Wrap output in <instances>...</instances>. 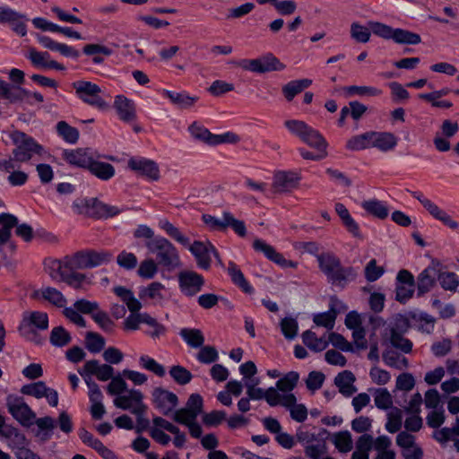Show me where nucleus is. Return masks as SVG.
Masks as SVG:
<instances>
[{"mask_svg": "<svg viewBox=\"0 0 459 459\" xmlns=\"http://www.w3.org/2000/svg\"><path fill=\"white\" fill-rule=\"evenodd\" d=\"M16 227L15 233L25 241H30L33 238L32 228L22 223L18 225V219L11 213L0 214V260L7 263L15 252L16 246L10 240L12 230Z\"/></svg>", "mask_w": 459, "mask_h": 459, "instance_id": "f257e3e1", "label": "nucleus"}, {"mask_svg": "<svg viewBox=\"0 0 459 459\" xmlns=\"http://www.w3.org/2000/svg\"><path fill=\"white\" fill-rule=\"evenodd\" d=\"M318 267L326 277L327 281L343 289L348 283L356 280L358 271L352 266H342L341 260L334 254L327 252L316 255Z\"/></svg>", "mask_w": 459, "mask_h": 459, "instance_id": "f03ea898", "label": "nucleus"}, {"mask_svg": "<svg viewBox=\"0 0 459 459\" xmlns=\"http://www.w3.org/2000/svg\"><path fill=\"white\" fill-rule=\"evenodd\" d=\"M148 251L154 255L158 264L168 270H173L180 265V258L176 247L167 238L156 236L155 238L145 242Z\"/></svg>", "mask_w": 459, "mask_h": 459, "instance_id": "7ed1b4c3", "label": "nucleus"}, {"mask_svg": "<svg viewBox=\"0 0 459 459\" xmlns=\"http://www.w3.org/2000/svg\"><path fill=\"white\" fill-rule=\"evenodd\" d=\"M72 208L75 213L96 219L114 217L124 211L117 206L104 204L96 198H78L73 203Z\"/></svg>", "mask_w": 459, "mask_h": 459, "instance_id": "20e7f679", "label": "nucleus"}, {"mask_svg": "<svg viewBox=\"0 0 459 459\" xmlns=\"http://www.w3.org/2000/svg\"><path fill=\"white\" fill-rule=\"evenodd\" d=\"M48 328V314L41 311H33L23 316L22 322L19 326V332L26 340L34 343L40 344L41 338L37 333V330L44 331Z\"/></svg>", "mask_w": 459, "mask_h": 459, "instance_id": "39448f33", "label": "nucleus"}, {"mask_svg": "<svg viewBox=\"0 0 459 459\" xmlns=\"http://www.w3.org/2000/svg\"><path fill=\"white\" fill-rule=\"evenodd\" d=\"M76 96L84 103L100 110L108 108V103L102 97L100 87L91 82L77 81L73 83Z\"/></svg>", "mask_w": 459, "mask_h": 459, "instance_id": "423d86ee", "label": "nucleus"}, {"mask_svg": "<svg viewBox=\"0 0 459 459\" xmlns=\"http://www.w3.org/2000/svg\"><path fill=\"white\" fill-rule=\"evenodd\" d=\"M10 137L15 145L12 153L19 162H26L32 158L33 154H39L42 151L41 145L21 131H13Z\"/></svg>", "mask_w": 459, "mask_h": 459, "instance_id": "0eeeda50", "label": "nucleus"}, {"mask_svg": "<svg viewBox=\"0 0 459 459\" xmlns=\"http://www.w3.org/2000/svg\"><path fill=\"white\" fill-rule=\"evenodd\" d=\"M6 407L9 413L21 425L24 427H30L33 424L36 419V413L25 403L22 396L9 394L6 397Z\"/></svg>", "mask_w": 459, "mask_h": 459, "instance_id": "6e6552de", "label": "nucleus"}, {"mask_svg": "<svg viewBox=\"0 0 459 459\" xmlns=\"http://www.w3.org/2000/svg\"><path fill=\"white\" fill-rule=\"evenodd\" d=\"M113 255L108 251L86 250L75 253L73 255L72 265L77 270L93 268L106 264L111 261Z\"/></svg>", "mask_w": 459, "mask_h": 459, "instance_id": "1a4fd4ad", "label": "nucleus"}, {"mask_svg": "<svg viewBox=\"0 0 459 459\" xmlns=\"http://www.w3.org/2000/svg\"><path fill=\"white\" fill-rule=\"evenodd\" d=\"M143 394L138 389H128L122 395L115 397L113 403L117 408L130 411L133 414L144 413L146 405L143 402Z\"/></svg>", "mask_w": 459, "mask_h": 459, "instance_id": "9d476101", "label": "nucleus"}, {"mask_svg": "<svg viewBox=\"0 0 459 459\" xmlns=\"http://www.w3.org/2000/svg\"><path fill=\"white\" fill-rule=\"evenodd\" d=\"M178 281L180 292L188 298L195 297L205 284L203 275L190 270L181 271L178 275Z\"/></svg>", "mask_w": 459, "mask_h": 459, "instance_id": "9b49d317", "label": "nucleus"}, {"mask_svg": "<svg viewBox=\"0 0 459 459\" xmlns=\"http://www.w3.org/2000/svg\"><path fill=\"white\" fill-rule=\"evenodd\" d=\"M415 290L413 274L408 270H400L396 275L395 299L400 303L407 302Z\"/></svg>", "mask_w": 459, "mask_h": 459, "instance_id": "f8f14e48", "label": "nucleus"}, {"mask_svg": "<svg viewBox=\"0 0 459 459\" xmlns=\"http://www.w3.org/2000/svg\"><path fill=\"white\" fill-rule=\"evenodd\" d=\"M21 393L37 399L46 398L48 404L56 407L58 404V394L55 389L48 387L43 381L27 384L22 386Z\"/></svg>", "mask_w": 459, "mask_h": 459, "instance_id": "ddd939ff", "label": "nucleus"}, {"mask_svg": "<svg viewBox=\"0 0 459 459\" xmlns=\"http://www.w3.org/2000/svg\"><path fill=\"white\" fill-rule=\"evenodd\" d=\"M187 247L202 269L207 270L210 267L212 255L219 258L215 247L210 242L195 241Z\"/></svg>", "mask_w": 459, "mask_h": 459, "instance_id": "4468645a", "label": "nucleus"}, {"mask_svg": "<svg viewBox=\"0 0 459 459\" xmlns=\"http://www.w3.org/2000/svg\"><path fill=\"white\" fill-rule=\"evenodd\" d=\"M152 403L154 407L162 414L169 415L171 412H174L178 399L174 393L158 387L152 392Z\"/></svg>", "mask_w": 459, "mask_h": 459, "instance_id": "2eb2a0df", "label": "nucleus"}, {"mask_svg": "<svg viewBox=\"0 0 459 459\" xmlns=\"http://www.w3.org/2000/svg\"><path fill=\"white\" fill-rule=\"evenodd\" d=\"M127 166L130 169L150 180H158L160 178L159 166L152 160L143 157H133L129 159Z\"/></svg>", "mask_w": 459, "mask_h": 459, "instance_id": "dca6fc26", "label": "nucleus"}, {"mask_svg": "<svg viewBox=\"0 0 459 459\" xmlns=\"http://www.w3.org/2000/svg\"><path fill=\"white\" fill-rule=\"evenodd\" d=\"M73 255L65 256L63 260H48L46 269L50 278L56 282H65L71 270H77L72 265Z\"/></svg>", "mask_w": 459, "mask_h": 459, "instance_id": "f3484780", "label": "nucleus"}, {"mask_svg": "<svg viewBox=\"0 0 459 459\" xmlns=\"http://www.w3.org/2000/svg\"><path fill=\"white\" fill-rule=\"evenodd\" d=\"M253 248L257 252L263 253L267 259L275 263L276 264L280 265L282 268L297 267L296 262L285 259L284 256L279 252H277L273 246L267 244L265 241L262 239H255L253 242Z\"/></svg>", "mask_w": 459, "mask_h": 459, "instance_id": "a211bd4d", "label": "nucleus"}, {"mask_svg": "<svg viewBox=\"0 0 459 459\" xmlns=\"http://www.w3.org/2000/svg\"><path fill=\"white\" fill-rule=\"evenodd\" d=\"M114 108L120 120L126 123H133L136 119V108L134 102L123 96L115 97Z\"/></svg>", "mask_w": 459, "mask_h": 459, "instance_id": "6ab92c4d", "label": "nucleus"}, {"mask_svg": "<svg viewBox=\"0 0 459 459\" xmlns=\"http://www.w3.org/2000/svg\"><path fill=\"white\" fill-rule=\"evenodd\" d=\"M299 178L292 171H278L273 176V187L276 193L291 191L298 186Z\"/></svg>", "mask_w": 459, "mask_h": 459, "instance_id": "aec40b11", "label": "nucleus"}, {"mask_svg": "<svg viewBox=\"0 0 459 459\" xmlns=\"http://www.w3.org/2000/svg\"><path fill=\"white\" fill-rule=\"evenodd\" d=\"M0 436L6 440L8 446L14 450V452L28 445L25 435L12 425H5L4 423L0 428Z\"/></svg>", "mask_w": 459, "mask_h": 459, "instance_id": "412c9836", "label": "nucleus"}, {"mask_svg": "<svg viewBox=\"0 0 459 459\" xmlns=\"http://www.w3.org/2000/svg\"><path fill=\"white\" fill-rule=\"evenodd\" d=\"M27 57L36 67L44 69H56L58 71L65 70V66L63 65L50 59V55L48 52H40L35 48H30Z\"/></svg>", "mask_w": 459, "mask_h": 459, "instance_id": "4be33fe9", "label": "nucleus"}, {"mask_svg": "<svg viewBox=\"0 0 459 459\" xmlns=\"http://www.w3.org/2000/svg\"><path fill=\"white\" fill-rule=\"evenodd\" d=\"M64 160L69 164L88 169L93 156L88 149L65 150L63 152Z\"/></svg>", "mask_w": 459, "mask_h": 459, "instance_id": "5701e85b", "label": "nucleus"}, {"mask_svg": "<svg viewBox=\"0 0 459 459\" xmlns=\"http://www.w3.org/2000/svg\"><path fill=\"white\" fill-rule=\"evenodd\" d=\"M37 426L35 437L40 441L46 442L53 436V430L56 428V420L50 416L36 418L34 422Z\"/></svg>", "mask_w": 459, "mask_h": 459, "instance_id": "b1692460", "label": "nucleus"}, {"mask_svg": "<svg viewBox=\"0 0 459 459\" xmlns=\"http://www.w3.org/2000/svg\"><path fill=\"white\" fill-rule=\"evenodd\" d=\"M397 144L396 137L392 133L372 131L371 148L388 152Z\"/></svg>", "mask_w": 459, "mask_h": 459, "instance_id": "393cba45", "label": "nucleus"}, {"mask_svg": "<svg viewBox=\"0 0 459 459\" xmlns=\"http://www.w3.org/2000/svg\"><path fill=\"white\" fill-rule=\"evenodd\" d=\"M424 208L428 211V212L437 221L442 222L445 226L448 227L451 230H456L459 227L457 221L453 220V218L443 209L438 207L434 202L429 200Z\"/></svg>", "mask_w": 459, "mask_h": 459, "instance_id": "a878e982", "label": "nucleus"}, {"mask_svg": "<svg viewBox=\"0 0 459 459\" xmlns=\"http://www.w3.org/2000/svg\"><path fill=\"white\" fill-rule=\"evenodd\" d=\"M355 380L356 378L352 372L344 370L336 376L334 383L339 388L340 393L345 396H351L357 391L354 386Z\"/></svg>", "mask_w": 459, "mask_h": 459, "instance_id": "bb28decb", "label": "nucleus"}, {"mask_svg": "<svg viewBox=\"0 0 459 459\" xmlns=\"http://www.w3.org/2000/svg\"><path fill=\"white\" fill-rule=\"evenodd\" d=\"M297 399L293 394H288L284 398L282 406L289 409L290 417L297 422H303L307 418V410L303 404H297Z\"/></svg>", "mask_w": 459, "mask_h": 459, "instance_id": "cd10ccee", "label": "nucleus"}, {"mask_svg": "<svg viewBox=\"0 0 459 459\" xmlns=\"http://www.w3.org/2000/svg\"><path fill=\"white\" fill-rule=\"evenodd\" d=\"M88 169L100 180L108 181L115 176V168L110 163L95 160L92 158Z\"/></svg>", "mask_w": 459, "mask_h": 459, "instance_id": "c85d7f7f", "label": "nucleus"}, {"mask_svg": "<svg viewBox=\"0 0 459 459\" xmlns=\"http://www.w3.org/2000/svg\"><path fill=\"white\" fill-rule=\"evenodd\" d=\"M162 96L169 99L174 105L180 108H191L197 100V97L188 95L185 91L177 92L169 90H162Z\"/></svg>", "mask_w": 459, "mask_h": 459, "instance_id": "c756f323", "label": "nucleus"}, {"mask_svg": "<svg viewBox=\"0 0 459 459\" xmlns=\"http://www.w3.org/2000/svg\"><path fill=\"white\" fill-rule=\"evenodd\" d=\"M228 274L230 275L232 282L240 288L244 292L251 294L254 291V288L245 278L243 273L239 267L233 262L229 263Z\"/></svg>", "mask_w": 459, "mask_h": 459, "instance_id": "7c9ffc66", "label": "nucleus"}, {"mask_svg": "<svg viewBox=\"0 0 459 459\" xmlns=\"http://www.w3.org/2000/svg\"><path fill=\"white\" fill-rule=\"evenodd\" d=\"M29 94H30V91L26 89L12 86L4 81L0 88V99H5L11 103L21 101Z\"/></svg>", "mask_w": 459, "mask_h": 459, "instance_id": "2f4dec72", "label": "nucleus"}, {"mask_svg": "<svg viewBox=\"0 0 459 459\" xmlns=\"http://www.w3.org/2000/svg\"><path fill=\"white\" fill-rule=\"evenodd\" d=\"M436 269L429 266L425 268L418 276L417 291L421 296L429 292L435 284Z\"/></svg>", "mask_w": 459, "mask_h": 459, "instance_id": "473e14b6", "label": "nucleus"}, {"mask_svg": "<svg viewBox=\"0 0 459 459\" xmlns=\"http://www.w3.org/2000/svg\"><path fill=\"white\" fill-rule=\"evenodd\" d=\"M360 206L370 215L384 220L388 216L389 211L385 204L377 199L365 200Z\"/></svg>", "mask_w": 459, "mask_h": 459, "instance_id": "72a5a7b5", "label": "nucleus"}, {"mask_svg": "<svg viewBox=\"0 0 459 459\" xmlns=\"http://www.w3.org/2000/svg\"><path fill=\"white\" fill-rule=\"evenodd\" d=\"M335 212L341 218L343 225L346 227L347 230L351 232L354 237H359V228L358 223L354 221V219L351 216L348 209L344 204L341 203L335 204Z\"/></svg>", "mask_w": 459, "mask_h": 459, "instance_id": "f704fd0d", "label": "nucleus"}, {"mask_svg": "<svg viewBox=\"0 0 459 459\" xmlns=\"http://www.w3.org/2000/svg\"><path fill=\"white\" fill-rule=\"evenodd\" d=\"M302 341L309 350L315 352L322 351L328 346V341L325 336L317 337L316 334L310 330H307L302 333Z\"/></svg>", "mask_w": 459, "mask_h": 459, "instance_id": "c9c22d12", "label": "nucleus"}, {"mask_svg": "<svg viewBox=\"0 0 459 459\" xmlns=\"http://www.w3.org/2000/svg\"><path fill=\"white\" fill-rule=\"evenodd\" d=\"M113 291L126 305L129 311L141 310L142 303L134 297L132 290L123 286H117Z\"/></svg>", "mask_w": 459, "mask_h": 459, "instance_id": "e433bc0d", "label": "nucleus"}, {"mask_svg": "<svg viewBox=\"0 0 459 459\" xmlns=\"http://www.w3.org/2000/svg\"><path fill=\"white\" fill-rule=\"evenodd\" d=\"M311 84L312 80L310 79L291 81L282 87V93L286 100L290 101L296 95L300 93L303 90L308 88Z\"/></svg>", "mask_w": 459, "mask_h": 459, "instance_id": "4c0bfd02", "label": "nucleus"}, {"mask_svg": "<svg viewBox=\"0 0 459 459\" xmlns=\"http://www.w3.org/2000/svg\"><path fill=\"white\" fill-rule=\"evenodd\" d=\"M179 335L191 348H200L204 342L202 331L196 328H182Z\"/></svg>", "mask_w": 459, "mask_h": 459, "instance_id": "58836bf2", "label": "nucleus"}, {"mask_svg": "<svg viewBox=\"0 0 459 459\" xmlns=\"http://www.w3.org/2000/svg\"><path fill=\"white\" fill-rule=\"evenodd\" d=\"M345 98L352 96H379L382 94V91L372 86H345L341 89Z\"/></svg>", "mask_w": 459, "mask_h": 459, "instance_id": "ea45409f", "label": "nucleus"}, {"mask_svg": "<svg viewBox=\"0 0 459 459\" xmlns=\"http://www.w3.org/2000/svg\"><path fill=\"white\" fill-rule=\"evenodd\" d=\"M39 295L44 299L58 307H63L66 303V299L61 291L52 287L43 288L34 293L35 297H39Z\"/></svg>", "mask_w": 459, "mask_h": 459, "instance_id": "a19ab883", "label": "nucleus"}, {"mask_svg": "<svg viewBox=\"0 0 459 459\" xmlns=\"http://www.w3.org/2000/svg\"><path fill=\"white\" fill-rule=\"evenodd\" d=\"M165 287L158 281L150 283L147 287L142 288L139 292L141 299H147L154 302H160L164 299L163 290Z\"/></svg>", "mask_w": 459, "mask_h": 459, "instance_id": "79ce46f5", "label": "nucleus"}, {"mask_svg": "<svg viewBox=\"0 0 459 459\" xmlns=\"http://www.w3.org/2000/svg\"><path fill=\"white\" fill-rule=\"evenodd\" d=\"M331 440L335 448L342 454L349 453L353 447L351 435L348 430L334 433Z\"/></svg>", "mask_w": 459, "mask_h": 459, "instance_id": "37998d69", "label": "nucleus"}, {"mask_svg": "<svg viewBox=\"0 0 459 459\" xmlns=\"http://www.w3.org/2000/svg\"><path fill=\"white\" fill-rule=\"evenodd\" d=\"M372 131L357 134L350 138L346 143V148L350 151H361L371 148Z\"/></svg>", "mask_w": 459, "mask_h": 459, "instance_id": "c03bdc74", "label": "nucleus"}, {"mask_svg": "<svg viewBox=\"0 0 459 459\" xmlns=\"http://www.w3.org/2000/svg\"><path fill=\"white\" fill-rule=\"evenodd\" d=\"M148 318V313H141L140 310L130 311V314L123 322V329L125 331H136L140 328L141 324H145Z\"/></svg>", "mask_w": 459, "mask_h": 459, "instance_id": "a18cd8bd", "label": "nucleus"}, {"mask_svg": "<svg viewBox=\"0 0 459 459\" xmlns=\"http://www.w3.org/2000/svg\"><path fill=\"white\" fill-rule=\"evenodd\" d=\"M392 39L397 44L417 45L421 42L419 34L403 29H394Z\"/></svg>", "mask_w": 459, "mask_h": 459, "instance_id": "49530a36", "label": "nucleus"}, {"mask_svg": "<svg viewBox=\"0 0 459 459\" xmlns=\"http://www.w3.org/2000/svg\"><path fill=\"white\" fill-rule=\"evenodd\" d=\"M76 270H71L65 281L69 286L74 289H81L92 283V275L76 273Z\"/></svg>", "mask_w": 459, "mask_h": 459, "instance_id": "de8ad7c7", "label": "nucleus"}, {"mask_svg": "<svg viewBox=\"0 0 459 459\" xmlns=\"http://www.w3.org/2000/svg\"><path fill=\"white\" fill-rule=\"evenodd\" d=\"M159 227L163 230L170 238L175 239L177 242L183 246L189 245V238L186 237L178 228L175 227L168 220H160L159 221Z\"/></svg>", "mask_w": 459, "mask_h": 459, "instance_id": "09e8293b", "label": "nucleus"}, {"mask_svg": "<svg viewBox=\"0 0 459 459\" xmlns=\"http://www.w3.org/2000/svg\"><path fill=\"white\" fill-rule=\"evenodd\" d=\"M383 360L388 367L399 370L405 369L409 367L408 359L394 351H386L384 352Z\"/></svg>", "mask_w": 459, "mask_h": 459, "instance_id": "8fccbe9b", "label": "nucleus"}, {"mask_svg": "<svg viewBox=\"0 0 459 459\" xmlns=\"http://www.w3.org/2000/svg\"><path fill=\"white\" fill-rule=\"evenodd\" d=\"M72 341L71 334L63 326H56L51 330L49 342L55 347L66 346Z\"/></svg>", "mask_w": 459, "mask_h": 459, "instance_id": "3c124183", "label": "nucleus"}, {"mask_svg": "<svg viewBox=\"0 0 459 459\" xmlns=\"http://www.w3.org/2000/svg\"><path fill=\"white\" fill-rule=\"evenodd\" d=\"M301 140L307 145L320 151L325 150L326 147V142L324 137L318 131L310 126L308 127V130L306 131Z\"/></svg>", "mask_w": 459, "mask_h": 459, "instance_id": "603ef678", "label": "nucleus"}, {"mask_svg": "<svg viewBox=\"0 0 459 459\" xmlns=\"http://www.w3.org/2000/svg\"><path fill=\"white\" fill-rule=\"evenodd\" d=\"M437 280L442 289L455 292L459 287V276L454 272H441Z\"/></svg>", "mask_w": 459, "mask_h": 459, "instance_id": "864d4df0", "label": "nucleus"}, {"mask_svg": "<svg viewBox=\"0 0 459 459\" xmlns=\"http://www.w3.org/2000/svg\"><path fill=\"white\" fill-rule=\"evenodd\" d=\"M188 131L191 136L196 140L203 142L208 145H212L213 134H212L206 127L204 126L194 122L189 127Z\"/></svg>", "mask_w": 459, "mask_h": 459, "instance_id": "5fc2aeb1", "label": "nucleus"}, {"mask_svg": "<svg viewBox=\"0 0 459 459\" xmlns=\"http://www.w3.org/2000/svg\"><path fill=\"white\" fill-rule=\"evenodd\" d=\"M336 316V311L331 307L326 312L315 314L313 316V322L317 326H323L327 330H332L335 324Z\"/></svg>", "mask_w": 459, "mask_h": 459, "instance_id": "6e6d98bb", "label": "nucleus"}, {"mask_svg": "<svg viewBox=\"0 0 459 459\" xmlns=\"http://www.w3.org/2000/svg\"><path fill=\"white\" fill-rule=\"evenodd\" d=\"M139 365L142 368L152 372L160 377H164L166 374L165 368L148 355H142L139 358Z\"/></svg>", "mask_w": 459, "mask_h": 459, "instance_id": "4d7b16f0", "label": "nucleus"}, {"mask_svg": "<svg viewBox=\"0 0 459 459\" xmlns=\"http://www.w3.org/2000/svg\"><path fill=\"white\" fill-rule=\"evenodd\" d=\"M403 424V411L399 408H392L387 413L385 429L389 433H395L400 430Z\"/></svg>", "mask_w": 459, "mask_h": 459, "instance_id": "13d9d810", "label": "nucleus"}, {"mask_svg": "<svg viewBox=\"0 0 459 459\" xmlns=\"http://www.w3.org/2000/svg\"><path fill=\"white\" fill-rule=\"evenodd\" d=\"M299 378V376L297 372L290 371L276 382V386L278 390L286 394H290V392H291L297 385Z\"/></svg>", "mask_w": 459, "mask_h": 459, "instance_id": "bf43d9fd", "label": "nucleus"}, {"mask_svg": "<svg viewBox=\"0 0 459 459\" xmlns=\"http://www.w3.org/2000/svg\"><path fill=\"white\" fill-rule=\"evenodd\" d=\"M281 330L287 340H293L298 335L299 324L296 318L287 316L281 321Z\"/></svg>", "mask_w": 459, "mask_h": 459, "instance_id": "052dcab7", "label": "nucleus"}, {"mask_svg": "<svg viewBox=\"0 0 459 459\" xmlns=\"http://www.w3.org/2000/svg\"><path fill=\"white\" fill-rule=\"evenodd\" d=\"M58 134L67 143H75L79 138V132L75 127L69 126L65 121H60L56 125Z\"/></svg>", "mask_w": 459, "mask_h": 459, "instance_id": "680f3d73", "label": "nucleus"}, {"mask_svg": "<svg viewBox=\"0 0 459 459\" xmlns=\"http://www.w3.org/2000/svg\"><path fill=\"white\" fill-rule=\"evenodd\" d=\"M374 402L378 409L387 410L392 408L393 397L386 388H378L374 392Z\"/></svg>", "mask_w": 459, "mask_h": 459, "instance_id": "e2e57ef3", "label": "nucleus"}, {"mask_svg": "<svg viewBox=\"0 0 459 459\" xmlns=\"http://www.w3.org/2000/svg\"><path fill=\"white\" fill-rule=\"evenodd\" d=\"M390 342L393 347L400 350L404 353H410L412 350V342L403 336L400 333L393 329L390 335Z\"/></svg>", "mask_w": 459, "mask_h": 459, "instance_id": "0e129e2a", "label": "nucleus"}, {"mask_svg": "<svg viewBox=\"0 0 459 459\" xmlns=\"http://www.w3.org/2000/svg\"><path fill=\"white\" fill-rule=\"evenodd\" d=\"M128 390L127 384L121 374H118L112 377L111 381L107 386V392L110 395H122Z\"/></svg>", "mask_w": 459, "mask_h": 459, "instance_id": "69168bd1", "label": "nucleus"}, {"mask_svg": "<svg viewBox=\"0 0 459 459\" xmlns=\"http://www.w3.org/2000/svg\"><path fill=\"white\" fill-rule=\"evenodd\" d=\"M86 348L92 353H98L105 346V339L97 333L88 332L85 336Z\"/></svg>", "mask_w": 459, "mask_h": 459, "instance_id": "338daca9", "label": "nucleus"}, {"mask_svg": "<svg viewBox=\"0 0 459 459\" xmlns=\"http://www.w3.org/2000/svg\"><path fill=\"white\" fill-rule=\"evenodd\" d=\"M169 375L177 384L181 385L188 384L193 378L192 373L180 365L171 367Z\"/></svg>", "mask_w": 459, "mask_h": 459, "instance_id": "774afa93", "label": "nucleus"}]
</instances>
